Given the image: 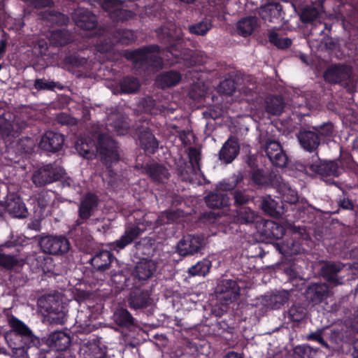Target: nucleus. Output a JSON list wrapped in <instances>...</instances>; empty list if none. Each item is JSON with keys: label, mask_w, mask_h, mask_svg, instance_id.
<instances>
[{"label": "nucleus", "mask_w": 358, "mask_h": 358, "mask_svg": "<svg viewBox=\"0 0 358 358\" xmlns=\"http://www.w3.org/2000/svg\"><path fill=\"white\" fill-rule=\"evenodd\" d=\"M253 182L259 186H275L279 183L278 174L271 169L264 167L255 169L251 173Z\"/></svg>", "instance_id": "obj_16"}, {"label": "nucleus", "mask_w": 358, "mask_h": 358, "mask_svg": "<svg viewBox=\"0 0 358 358\" xmlns=\"http://www.w3.org/2000/svg\"><path fill=\"white\" fill-rule=\"evenodd\" d=\"M305 171L308 174H317L321 176H338L340 173V168L335 161L317 162L312 164H307L304 166Z\"/></svg>", "instance_id": "obj_11"}, {"label": "nucleus", "mask_w": 358, "mask_h": 358, "mask_svg": "<svg viewBox=\"0 0 358 358\" xmlns=\"http://www.w3.org/2000/svg\"><path fill=\"white\" fill-rule=\"evenodd\" d=\"M138 79L132 76L123 77L120 81V87L122 94H134L140 88Z\"/></svg>", "instance_id": "obj_38"}, {"label": "nucleus", "mask_w": 358, "mask_h": 358, "mask_svg": "<svg viewBox=\"0 0 358 358\" xmlns=\"http://www.w3.org/2000/svg\"><path fill=\"white\" fill-rule=\"evenodd\" d=\"M101 8L108 13L110 19L114 22H124L134 19L136 12L131 10L124 9L127 0H94Z\"/></svg>", "instance_id": "obj_4"}, {"label": "nucleus", "mask_w": 358, "mask_h": 358, "mask_svg": "<svg viewBox=\"0 0 358 358\" xmlns=\"http://www.w3.org/2000/svg\"><path fill=\"white\" fill-rule=\"evenodd\" d=\"M51 193L48 191H42L38 194L37 203L41 209H45L52 201Z\"/></svg>", "instance_id": "obj_60"}, {"label": "nucleus", "mask_w": 358, "mask_h": 358, "mask_svg": "<svg viewBox=\"0 0 358 358\" xmlns=\"http://www.w3.org/2000/svg\"><path fill=\"white\" fill-rule=\"evenodd\" d=\"M91 312L89 310H79L76 317V324L83 332L91 331Z\"/></svg>", "instance_id": "obj_43"}, {"label": "nucleus", "mask_w": 358, "mask_h": 358, "mask_svg": "<svg viewBox=\"0 0 358 358\" xmlns=\"http://www.w3.org/2000/svg\"><path fill=\"white\" fill-rule=\"evenodd\" d=\"M59 84L54 81H48L44 78H37L34 81V88L38 91L50 90L53 91L55 88L58 87Z\"/></svg>", "instance_id": "obj_56"}, {"label": "nucleus", "mask_w": 358, "mask_h": 358, "mask_svg": "<svg viewBox=\"0 0 358 358\" xmlns=\"http://www.w3.org/2000/svg\"><path fill=\"white\" fill-rule=\"evenodd\" d=\"M45 343L57 351L66 350L70 343V336L62 331H56L49 334L46 338Z\"/></svg>", "instance_id": "obj_25"}, {"label": "nucleus", "mask_w": 358, "mask_h": 358, "mask_svg": "<svg viewBox=\"0 0 358 358\" xmlns=\"http://www.w3.org/2000/svg\"><path fill=\"white\" fill-rule=\"evenodd\" d=\"M352 68L346 64H336L329 66L324 72V80L330 84L347 86L350 82Z\"/></svg>", "instance_id": "obj_9"}, {"label": "nucleus", "mask_w": 358, "mask_h": 358, "mask_svg": "<svg viewBox=\"0 0 358 358\" xmlns=\"http://www.w3.org/2000/svg\"><path fill=\"white\" fill-rule=\"evenodd\" d=\"M284 234L285 229L280 224L272 220H266L263 223L261 234L266 239L279 240L282 238Z\"/></svg>", "instance_id": "obj_28"}, {"label": "nucleus", "mask_w": 358, "mask_h": 358, "mask_svg": "<svg viewBox=\"0 0 358 358\" xmlns=\"http://www.w3.org/2000/svg\"><path fill=\"white\" fill-rule=\"evenodd\" d=\"M207 206L212 209H221L224 206V194L210 192L204 197Z\"/></svg>", "instance_id": "obj_44"}, {"label": "nucleus", "mask_w": 358, "mask_h": 358, "mask_svg": "<svg viewBox=\"0 0 358 358\" xmlns=\"http://www.w3.org/2000/svg\"><path fill=\"white\" fill-rule=\"evenodd\" d=\"M6 212L13 217L25 218L28 215V210L22 199L16 193L9 194L4 202Z\"/></svg>", "instance_id": "obj_14"}, {"label": "nucleus", "mask_w": 358, "mask_h": 358, "mask_svg": "<svg viewBox=\"0 0 358 358\" xmlns=\"http://www.w3.org/2000/svg\"><path fill=\"white\" fill-rule=\"evenodd\" d=\"M278 203L270 195L264 196L261 203L262 210L271 216H278L280 213L277 210Z\"/></svg>", "instance_id": "obj_47"}, {"label": "nucleus", "mask_w": 358, "mask_h": 358, "mask_svg": "<svg viewBox=\"0 0 358 358\" xmlns=\"http://www.w3.org/2000/svg\"><path fill=\"white\" fill-rule=\"evenodd\" d=\"M76 24L82 29L93 30L97 27L98 22L96 15L91 14L80 16Z\"/></svg>", "instance_id": "obj_49"}, {"label": "nucleus", "mask_w": 358, "mask_h": 358, "mask_svg": "<svg viewBox=\"0 0 358 358\" xmlns=\"http://www.w3.org/2000/svg\"><path fill=\"white\" fill-rule=\"evenodd\" d=\"M226 74L225 73V96H234L236 92L247 94V88L243 84V78L241 73L230 71L227 73L228 77Z\"/></svg>", "instance_id": "obj_20"}, {"label": "nucleus", "mask_w": 358, "mask_h": 358, "mask_svg": "<svg viewBox=\"0 0 358 358\" xmlns=\"http://www.w3.org/2000/svg\"><path fill=\"white\" fill-rule=\"evenodd\" d=\"M344 265L341 262H328L321 268L322 277L330 284L334 285L342 283L341 279L338 278V274L343 268Z\"/></svg>", "instance_id": "obj_27"}, {"label": "nucleus", "mask_w": 358, "mask_h": 358, "mask_svg": "<svg viewBox=\"0 0 358 358\" xmlns=\"http://www.w3.org/2000/svg\"><path fill=\"white\" fill-rule=\"evenodd\" d=\"M115 323L120 327L129 328L134 325V318L124 308H117L113 314Z\"/></svg>", "instance_id": "obj_32"}, {"label": "nucleus", "mask_w": 358, "mask_h": 358, "mask_svg": "<svg viewBox=\"0 0 358 358\" xmlns=\"http://www.w3.org/2000/svg\"><path fill=\"white\" fill-rule=\"evenodd\" d=\"M259 143L273 166L284 168L287 166L288 157L278 141L261 136Z\"/></svg>", "instance_id": "obj_6"}, {"label": "nucleus", "mask_w": 358, "mask_h": 358, "mask_svg": "<svg viewBox=\"0 0 358 358\" xmlns=\"http://www.w3.org/2000/svg\"><path fill=\"white\" fill-rule=\"evenodd\" d=\"M85 358H107V348L99 341L89 342L83 348Z\"/></svg>", "instance_id": "obj_30"}, {"label": "nucleus", "mask_w": 358, "mask_h": 358, "mask_svg": "<svg viewBox=\"0 0 358 358\" xmlns=\"http://www.w3.org/2000/svg\"><path fill=\"white\" fill-rule=\"evenodd\" d=\"M159 54L160 47L152 44L127 50L124 55L140 74L150 75L159 71L164 66V61Z\"/></svg>", "instance_id": "obj_2"}, {"label": "nucleus", "mask_w": 358, "mask_h": 358, "mask_svg": "<svg viewBox=\"0 0 358 358\" xmlns=\"http://www.w3.org/2000/svg\"><path fill=\"white\" fill-rule=\"evenodd\" d=\"M157 264L151 259H143L134 266L131 277L135 284H143L150 279L157 271Z\"/></svg>", "instance_id": "obj_12"}, {"label": "nucleus", "mask_w": 358, "mask_h": 358, "mask_svg": "<svg viewBox=\"0 0 358 358\" xmlns=\"http://www.w3.org/2000/svg\"><path fill=\"white\" fill-rule=\"evenodd\" d=\"M145 171L150 178L157 182H163L169 175L165 166L157 163L146 164Z\"/></svg>", "instance_id": "obj_31"}, {"label": "nucleus", "mask_w": 358, "mask_h": 358, "mask_svg": "<svg viewBox=\"0 0 358 358\" xmlns=\"http://www.w3.org/2000/svg\"><path fill=\"white\" fill-rule=\"evenodd\" d=\"M289 294L287 291H280L271 294L267 300L268 306L272 309L278 310L289 300Z\"/></svg>", "instance_id": "obj_42"}, {"label": "nucleus", "mask_w": 358, "mask_h": 358, "mask_svg": "<svg viewBox=\"0 0 358 358\" xmlns=\"http://www.w3.org/2000/svg\"><path fill=\"white\" fill-rule=\"evenodd\" d=\"M29 6L36 9L52 8L55 2L53 0H30Z\"/></svg>", "instance_id": "obj_61"}, {"label": "nucleus", "mask_w": 358, "mask_h": 358, "mask_svg": "<svg viewBox=\"0 0 358 358\" xmlns=\"http://www.w3.org/2000/svg\"><path fill=\"white\" fill-rule=\"evenodd\" d=\"M19 264L17 255H6L0 252V266L8 271L13 270Z\"/></svg>", "instance_id": "obj_50"}, {"label": "nucleus", "mask_w": 358, "mask_h": 358, "mask_svg": "<svg viewBox=\"0 0 358 358\" xmlns=\"http://www.w3.org/2000/svg\"><path fill=\"white\" fill-rule=\"evenodd\" d=\"M181 215V211L176 210H166L161 213L157 220V224L160 225L166 224L176 220Z\"/></svg>", "instance_id": "obj_51"}, {"label": "nucleus", "mask_w": 358, "mask_h": 358, "mask_svg": "<svg viewBox=\"0 0 358 358\" xmlns=\"http://www.w3.org/2000/svg\"><path fill=\"white\" fill-rule=\"evenodd\" d=\"M87 62V59L81 57L78 52L67 54L63 59V64L69 71L84 67Z\"/></svg>", "instance_id": "obj_37"}, {"label": "nucleus", "mask_w": 358, "mask_h": 358, "mask_svg": "<svg viewBox=\"0 0 358 358\" xmlns=\"http://www.w3.org/2000/svg\"><path fill=\"white\" fill-rule=\"evenodd\" d=\"M318 15V10L315 8L306 7L301 11L300 18L303 23H309L316 20Z\"/></svg>", "instance_id": "obj_57"}, {"label": "nucleus", "mask_w": 358, "mask_h": 358, "mask_svg": "<svg viewBox=\"0 0 358 358\" xmlns=\"http://www.w3.org/2000/svg\"><path fill=\"white\" fill-rule=\"evenodd\" d=\"M52 41L55 46H64L70 42L69 34L66 31H56L52 35Z\"/></svg>", "instance_id": "obj_53"}, {"label": "nucleus", "mask_w": 358, "mask_h": 358, "mask_svg": "<svg viewBox=\"0 0 358 358\" xmlns=\"http://www.w3.org/2000/svg\"><path fill=\"white\" fill-rule=\"evenodd\" d=\"M259 218L257 213L246 206H241L236 210L235 220L241 224H252L257 222Z\"/></svg>", "instance_id": "obj_34"}, {"label": "nucleus", "mask_w": 358, "mask_h": 358, "mask_svg": "<svg viewBox=\"0 0 358 358\" xmlns=\"http://www.w3.org/2000/svg\"><path fill=\"white\" fill-rule=\"evenodd\" d=\"M52 323L63 324L66 321V308L62 302L56 301L47 308Z\"/></svg>", "instance_id": "obj_29"}, {"label": "nucleus", "mask_w": 358, "mask_h": 358, "mask_svg": "<svg viewBox=\"0 0 358 358\" xmlns=\"http://www.w3.org/2000/svg\"><path fill=\"white\" fill-rule=\"evenodd\" d=\"M182 80V74L176 70L164 71L156 77V84L161 89L176 86Z\"/></svg>", "instance_id": "obj_26"}, {"label": "nucleus", "mask_w": 358, "mask_h": 358, "mask_svg": "<svg viewBox=\"0 0 358 358\" xmlns=\"http://www.w3.org/2000/svg\"><path fill=\"white\" fill-rule=\"evenodd\" d=\"M329 294V287L325 283H312L305 291V297L315 304L321 303Z\"/></svg>", "instance_id": "obj_24"}, {"label": "nucleus", "mask_w": 358, "mask_h": 358, "mask_svg": "<svg viewBox=\"0 0 358 358\" xmlns=\"http://www.w3.org/2000/svg\"><path fill=\"white\" fill-rule=\"evenodd\" d=\"M241 295V287L236 280H225V306L236 301Z\"/></svg>", "instance_id": "obj_33"}, {"label": "nucleus", "mask_w": 358, "mask_h": 358, "mask_svg": "<svg viewBox=\"0 0 358 358\" xmlns=\"http://www.w3.org/2000/svg\"><path fill=\"white\" fill-rule=\"evenodd\" d=\"M211 26L210 22L206 20L190 26L189 30L192 34L203 36L210 29Z\"/></svg>", "instance_id": "obj_52"}, {"label": "nucleus", "mask_w": 358, "mask_h": 358, "mask_svg": "<svg viewBox=\"0 0 358 358\" xmlns=\"http://www.w3.org/2000/svg\"><path fill=\"white\" fill-rule=\"evenodd\" d=\"M38 245L43 253L57 256L68 252L71 248L69 239L64 235L43 236Z\"/></svg>", "instance_id": "obj_7"}, {"label": "nucleus", "mask_w": 358, "mask_h": 358, "mask_svg": "<svg viewBox=\"0 0 358 358\" xmlns=\"http://www.w3.org/2000/svg\"><path fill=\"white\" fill-rule=\"evenodd\" d=\"M284 100L280 96H271L266 100V110L271 115H280L284 110Z\"/></svg>", "instance_id": "obj_36"}, {"label": "nucleus", "mask_w": 358, "mask_h": 358, "mask_svg": "<svg viewBox=\"0 0 358 358\" xmlns=\"http://www.w3.org/2000/svg\"><path fill=\"white\" fill-rule=\"evenodd\" d=\"M129 2H136L133 6H131V8L134 10L136 13H142L143 11L147 10V9L150 8L151 6L148 3H146V0H127Z\"/></svg>", "instance_id": "obj_62"}, {"label": "nucleus", "mask_w": 358, "mask_h": 358, "mask_svg": "<svg viewBox=\"0 0 358 358\" xmlns=\"http://www.w3.org/2000/svg\"><path fill=\"white\" fill-rule=\"evenodd\" d=\"M313 129L319 134V136L321 138L323 137H332L334 136V125L331 122H325L322 124L315 126Z\"/></svg>", "instance_id": "obj_55"}, {"label": "nucleus", "mask_w": 358, "mask_h": 358, "mask_svg": "<svg viewBox=\"0 0 358 358\" xmlns=\"http://www.w3.org/2000/svg\"><path fill=\"white\" fill-rule=\"evenodd\" d=\"M287 192H284L282 196L284 200L289 203H295L299 201L297 192L292 189L290 187L285 189Z\"/></svg>", "instance_id": "obj_64"}, {"label": "nucleus", "mask_w": 358, "mask_h": 358, "mask_svg": "<svg viewBox=\"0 0 358 358\" xmlns=\"http://www.w3.org/2000/svg\"><path fill=\"white\" fill-rule=\"evenodd\" d=\"M62 176L63 170L60 167L48 164L35 171L31 179L36 187H42L59 180Z\"/></svg>", "instance_id": "obj_8"}, {"label": "nucleus", "mask_w": 358, "mask_h": 358, "mask_svg": "<svg viewBox=\"0 0 358 358\" xmlns=\"http://www.w3.org/2000/svg\"><path fill=\"white\" fill-rule=\"evenodd\" d=\"M64 143V135L58 132L48 131L42 136L39 147L43 150L54 153L62 148Z\"/></svg>", "instance_id": "obj_17"}, {"label": "nucleus", "mask_w": 358, "mask_h": 358, "mask_svg": "<svg viewBox=\"0 0 358 358\" xmlns=\"http://www.w3.org/2000/svg\"><path fill=\"white\" fill-rule=\"evenodd\" d=\"M145 229L138 225L128 227L121 237L110 243V249L119 252L138 238Z\"/></svg>", "instance_id": "obj_13"}, {"label": "nucleus", "mask_w": 358, "mask_h": 358, "mask_svg": "<svg viewBox=\"0 0 358 358\" xmlns=\"http://www.w3.org/2000/svg\"><path fill=\"white\" fill-rule=\"evenodd\" d=\"M141 148L147 154H155L158 149L159 142L148 127L137 128Z\"/></svg>", "instance_id": "obj_19"}, {"label": "nucleus", "mask_w": 358, "mask_h": 358, "mask_svg": "<svg viewBox=\"0 0 358 358\" xmlns=\"http://www.w3.org/2000/svg\"><path fill=\"white\" fill-rule=\"evenodd\" d=\"M38 262L41 261V266L45 273H53L55 265L53 264V259L52 257L48 256H38L37 258Z\"/></svg>", "instance_id": "obj_59"}, {"label": "nucleus", "mask_w": 358, "mask_h": 358, "mask_svg": "<svg viewBox=\"0 0 358 358\" xmlns=\"http://www.w3.org/2000/svg\"><path fill=\"white\" fill-rule=\"evenodd\" d=\"M301 147L308 152H315L321 143L319 134L315 131L306 129H301L296 135Z\"/></svg>", "instance_id": "obj_18"}, {"label": "nucleus", "mask_w": 358, "mask_h": 358, "mask_svg": "<svg viewBox=\"0 0 358 358\" xmlns=\"http://www.w3.org/2000/svg\"><path fill=\"white\" fill-rule=\"evenodd\" d=\"M223 214V210H221L220 213H215L213 211L204 212L200 214L199 221V222L205 224H214L217 218L222 217Z\"/></svg>", "instance_id": "obj_54"}, {"label": "nucleus", "mask_w": 358, "mask_h": 358, "mask_svg": "<svg viewBox=\"0 0 358 358\" xmlns=\"http://www.w3.org/2000/svg\"><path fill=\"white\" fill-rule=\"evenodd\" d=\"M167 52H169L178 62L179 60H188L189 59V64L194 65L196 64L194 59V52L192 50L184 48L183 42L180 40L174 41L167 47Z\"/></svg>", "instance_id": "obj_22"}, {"label": "nucleus", "mask_w": 358, "mask_h": 358, "mask_svg": "<svg viewBox=\"0 0 358 358\" xmlns=\"http://www.w3.org/2000/svg\"><path fill=\"white\" fill-rule=\"evenodd\" d=\"M201 248V241L200 238L189 235L179 241L177 245V251L180 255L185 257L197 252Z\"/></svg>", "instance_id": "obj_23"}, {"label": "nucleus", "mask_w": 358, "mask_h": 358, "mask_svg": "<svg viewBox=\"0 0 358 358\" xmlns=\"http://www.w3.org/2000/svg\"><path fill=\"white\" fill-rule=\"evenodd\" d=\"M99 203V197L94 193L88 192L80 200L78 206V218L73 225L71 233H76L82 229L81 225L87 223L93 215Z\"/></svg>", "instance_id": "obj_5"}, {"label": "nucleus", "mask_w": 358, "mask_h": 358, "mask_svg": "<svg viewBox=\"0 0 358 358\" xmlns=\"http://www.w3.org/2000/svg\"><path fill=\"white\" fill-rule=\"evenodd\" d=\"M306 308L300 303L292 305L287 311L288 317L295 322L302 321L306 316Z\"/></svg>", "instance_id": "obj_46"}, {"label": "nucleus", "mask_w": 358, "mask_h": 358, "mask_svg": "<svg viewBox=\"0 0 358 358\" xmlns=\"http://www.w3.org/2000/svg\"><path fill=\"white\" fill-rule=\"evenodd\" d=\"M257 26L256 17H245L237 23V31L239 35L247 37L252 34Z\"/></svg>", "instance_id": "obj_35"}, {"label": "nucleus", "mask_w": 358, "mask_h": 358, "mask_svg": "<svg viewBox=\"0 0 358 358\" xmlns=\"http://www.w3.org/2000/svg\"><path fill=\"white\" fill-rule=\"evenodd\" d=\"M127 302L133 310H141L150 306L153 303L151 288L133 287L129 294Z\"/></svg>", "instance_id": "obj_10"}, {"label": "nucleus", "mask_w": 358, "mask_h": 358, "mask_svg": "<svg viewBox=\"0 0 358 358\" xmlns=\"http://www.w3.org/2000/svg\"><path fill=\"white\" fill-rule=\"evenodd\" d=\"M282 8L279 3H268L262 10V17L265 21L272 22L274 18L278 19L281 16Z\"/></svg>", "instance_id": "obj_41"}, {"label": "nucleus", "mask_w": 358, "mask_h": 358, "mask_svg": "<svg viewBox=\"0 0 358 358\" xmlns=\"http://www.w3.org/2000/svg\"><path fill=\"white\" fill-rule=\"evenodd\" d=\"M8 324L10 329L5 333L4 338L14 355L27 358L29 349L39 348L40 338L24 322L11 315L8 317Z\"/></svg>", "instance_id": "obj_1"}, {"label": "nucleus", "mask_w": 358, "mask_h": 358, "mask_svg": "<svg viewBox=\"0 0 358 358\" xmlns=\"http://www.w3.org/2000/svg\"><path fill=\"white\" fill-rule=\"evenodd\" d=\"M75 148L78 153L85 159H92L94 157L93 143L90 139H78L75 145Z\"/></svg>", "instance_id": "obj_39"}, {"label": "nucleus", "mask_w": 358, "mask_h": 358, "mask_svg": "<svg viewBox=\"0 0 358 358\" xmlns=\"http://www.w3.org/2000/svg\"><path fill=\"white\" fill-rule=\"evenodd\" d=\"M101 161L106 165L104 177L108 178V183L112 185L116 178V173L112 169V164L119 161L118 147L117 142L106 134L99 135L96 145Z\"/></svg>", "instance_id": "obj_3"}, {"label": "nucleus", "mask_w": 358, "mask_h": 358, "mask_svg": "<svg viewBox=\"0 0 358 358\" xmlns=\"http://www.w3.org/2000/svg\"><path fill=\"white\" fill-rule=\"evenodd\" d=\"M115 259L113 254L108 250L100 249L94 251L87 262L93 268L99 272H104L110 267V264Z\"/></svg>", "instance_id": "obj_15"}, {"label": "nucleus", "mask_w": 358, "mask_h": 358, "mask_svg": "<svg viewBox=\"0 0 358 358\" xmlns=\"http://www.w3.org/2000/svg\"><path fill=\"white\" fill-rule=\"evenodd\" d=\"M188 157L189 163L194 168L200 169L201 153L199 150L194 147L189 148Z\"/></svg>", "instance_id": "obj_58"}, {"label": "nucleus", "mask_w": 358, "mask_h": 358, "mask_svg": "<svg viewBox=\"0 0 358 358\" xmlns=\"http://www.w3.org/2000/svg\"><path fill=\"white\" fill-rule=\"evenodd\" d=\"M112 49L113 43L110 41L100 40L96 45V50L100 53L109 52Z\"/></svg>", "instance_id": "obj_63"}, {"label": "nucleus", "mask_w": 358, "mask_h": 358, "mask_svg": "<svg viewBox=\"0 0 358 358\" xmlns=\"http://www.w3.org/2000/svg\"><path fill=\"white\" fill-rule=\"evenodd\" d=\"M12 114L6 112L5 109H0V136L3 138L19 136L18 126L11 121Z\"/></svg>", "instance_id": "obj_21"}, {"label": "nucleus", "mask_w": 358, "mask_h": 358, "mask_svg": "<svg viewBox=\"0 0 358 358\" xmlns=\"http://www.w3.org/2000/svg\"><path fill=\"white\" fill-rule=\"evenodd\" d=\"M240 152L238 141L231 136L225 141V164H229L238 156Z\"/></svg>", "instance_id": "obj_40"}, {"label": "nucleus", "mask_w": 358, "mask_h": 358, "mask_svg": "<svg viewBox=\"0 0 358 358\" xmlns=\"http://www.w3.org/2000/svg\"><path fill=\"white\" fill-rule=\"evenodd\" d=\"M211 266V262L208 259H203L197 262L195 265L189 268V273L191 275L205 276L208 273Z\"/></svg>", "instance_id": "obj_48"}, {"label": "nucleus", "mask_w": 358, "mask_h": 358, "mask_svg": "<svg viewBox=\"0 0 358 358\" xmlns=\"http://www.w3.org/2000/svg\"><path fill=\"white\" fill-rule=\"evenodd\" d=\"M207 94L206 88L203 83H196L191 85L188 92L189 97L197 102L202 101Z\"/></svg>", "instance_id": "obj_45"}]
</instances>
